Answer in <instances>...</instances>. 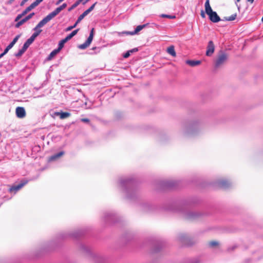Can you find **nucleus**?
Here are the masks:
<instances>
[{"mask_svg": "<svg viewBox=\"0 0 263 263\" xmlns=\"http://www.w3.org/2000/svg\"><path fill=\"white\" fill-rule=\"evenodd\" d=\"M62 10L59 7L57 8L53 11L48 14L45 18L41 21L35 27V29L37 28L42 27L49 21H50L52 18L58 14Z\"/></svg>", "mask_w": 263, "mask_h": 263, "instance_id": "nucleus-1", "label": "nucleus"}, {"mask_svg": "<svg viewBox=\"0 0 263 263\" xmlns=\"http://www.w3.org/2000/svg\"><path fill=\"white\" fill-rule=\"evenodd\" d=\"M93 32H94V28H92L91 30L89 35L88 39H87V40L85 41V42L82 44L79 45L78 47L79 49H85L90 45V44H91V43L93 40V35H94Z\"/></svg>", "mask_w": 263, "mask_h": 263, "instance_id": "nucleus-2", "label": "nucleus"}, {"mask_svg": "<svg viewBox=\"0 0 263 263\" xmlns=\"http://www.w3.org/2000/svg\"><path fill=\"white\" fill-rule=\"evenodd\" d=\"M93 32H94V28H92L91 30L89 35L88 39H87V40L85 41V42L82 44L79 45L78 47L79 49H85L90 45V44H91V43L93 40V35H94Z\"/></svg>", "mask_w": 263, "mask_h": 263, "instance_id": "nucleus-3", "label": "nucleus"}, {"mask_svg": "<svg viewBox=\"0 0 263 263\" xmlns=\"http://www.w3.org/2000/svg\"><path fill=\"white\" fill-rule=\"evenodd\" d=\"M28 183V180H24L21 181V183L17 185H13L11 186L9 191L10 193H16L18 191L22 189L25 185Z\"/></svg>", "mask_w": 263, "mask_h": 263, "instance_id": "nucleus-4", "label": "nucleus"}, {"mask_svg": "<svg viewBox=\"0 0 263 263\" xmlns=\"http://www.w3.org/2000/svg\"><path fill=\"white\" fill-rule=\"evenodd\" d=\"M227 58L228 56L224 53L219 54L215 62V67H219L227 61Z\"/></svg>", "mask_w": 263, "mask_h": 263, "instance_id": "nucleus-5", "label": "nucleus"}, {"mask_svg": "<svg viewBox=\"0 0 263 263\" xmlns=\"http://www.w3.org/2000/svg\"><path fill=\"white\" fill-rule=\"evenodd\" d=\"M215 51V46L213 41H210L208 43L206 48V55L208 57L211 56Z\"/></svg>", "mask_w": 263, "mask_h": 263, "instance_id": "nucleus-6", "label": "nucleus"}, {"mask_svg": "<svg viewBox=\"0 0 263 263\" xmlns=\"http://www.w3.org/2000/svg\"><path fill=\"white\" fill-rule=\"evenodd\" d=\"M43 1V0H36L23 11V14H24V15H25L28 12H29L32 9H34L37 6H38L39 4L41 3Z\"/></svg>", "mask_w": 263, "mask_h": 263, "instance_id": "nucleus-7", "label": "nucleus"}, {"mask_svg": "<svg viewBox=\"0 0 263 263\" xmlns=\"http://www.w3.org/2000/svg\"><path fill=\"white\" fill-rule=\"evenodd\" d=\"M15 112L16 116L19 118H23L26 116V111L23 107H16Z\"/></svg>", "mask_w": 263, "mask_h": 263, "instance_id": "nucleus-8", "label": "nucleus"}, {"mask_svg": "<svg viewBox=\"0 0 263 263\" xmlns=\"http://www.w3.org/2000/svg\"><path fill=\"white\" fill-rule=\"evenodd\" d=\"M34 15V13L32 12L30 13L28 15L26 16L25 18L21 20L20 21L18 22L15 24V27L16 28H19L21 25H22L23 24H24L25 22L28 21L29 20H30L32 17Z\"/></svg>", "mask_w": 263, "mask_h": 263, "instance_id": "nucleus-9", "label": "nucleus"}, {"mask_svg": "<svg viewBox=\"0 0 263 263\" xmlns=\"http://www.w3.org/2000/svg\"><path fill=\"white\" fill-rule=\"evenodd\" d=\"M209 18L211 21L213 23H217L220 21V17L218 15L217 13L215 11L213 12L209 15Z\"/></svg>", "mask_w": 263, "mask_h": 263, "instance_id": "nucleus-10", "label": "nucleus"}, {"mask_svg": "<svg viewBox=\"0 0 263 263\" xmlns=\"http://www.w3.org/2000/svg\"><path fill=\"white\" fill-rule=\"evenodd\" d=\"M204 6L205 12L208 15L214 12L210 6V0H206Z\"/></svg>", "mask_w": 263, "mask_h": 263, "instance_id": "nucleus-11", "label": "nucleus"}, {"mask_svg": "<svg viewBox=\"0 0 263 263\" xmlns=\"http://www.w3.org/2000/svg\"><path fill=\"white\" fill-rule=\"evenodd\" d=\"M64 152H60L48 158V161L49 162L55 161V160H57L58 159H59V158H60L61 157H62L64 155Z\"/></svg>", "mask_w": 263, "mask_h": 263, "instance_id": "nucleus-12", "label": "nucleus"}, {"mask_svg": "<svg viewBox=\"0 0 263 263\" xmlns=\"http://www.w3.org/2000/svg\"><path fill=\"white\" fill-rule=\"evenodd\" d=\"M201 62L199 60H187L186 63L192 67H194L201 64Z\"/></svg>", "mask_w": 263, "mask_h": 263, "instance_id": "nucleus-13", "label": "nucleus"}, {"mask_svg": "<svg viewBox=\"0 0 263 263\" xmlns=\"http://www.w3.org/2000/svg\"><path fill=\"white\" fill-rule=\"evenodd\" d=\"M167 52L173 57H176V53L174 46H171L168 47L167 49Z\"/></svg>", "mask_w": 263, "mask_h": 263, "instance_id": "nucleus-14", "label": "nucleus"}, {"mask_svg": "<svg viewBox=\"0 0 263 263\" xmlns=\"http://www.w3.org/2000/svg\"><path fill=\"white\" fill-rule=\"evenodd\" d=\"M57 114L60 116L61 119H64L70 116V114L67 112H57Z\"/></svg>", "mask_w": 263, "mask_h": 263, "instance_id": "nucleus-15", "label": "nucleus"}, {"mask_svg": "<svg viewBox=\"0 0 263 263\" xmlns=\"http://www.w3.org/2000/svg\"><path fill=\"white\" fill-rule=\"evenodd\" d=\"M60 50L58 48L53 50L49 55L48 57V60H51L58 53L60 52Z\"/></svg>", "mask_w": 263, "mask_h": 263, "instance_id": "nucleus-16", "label": "nucleus"}, {"mask_svg": "<svg viewBox=\"0 0 263 263\" xmlns=\"http://www.w3.org/2000/svg\"><path fill=\"white\" fill-rule=\"evenodd\" d=\"M219 185L221 187L226 188L227 187H228L229 185V183L227 180H222L219 182Z\"/></svg>", "mask_w": 263, "mask_h": 263, "instance_id": "nucleus-17", "label": "nucleus"}, {"mask_svg": "<svg viewBox=\"0 0 263 263\" xmlns=\"http://www.w3.org/2000/svg\"><path fill=\"white\" fill-rule=\"evenodd\" d=\"M147 25V24H144L143 25H139L135 29L134 32L132 33V34H134L137 33L138 32L141 31L142 29L145 28Z\"/></svg>", "mask_w": 263, "mask_h": 263, "instance_id": "nucleus-18", "label": "nucleus"}, {"mask_svg": "<svg viewBox=\"0 0 263 263\" xmlns=\"http://www.w3.org/2000/svg\"><path fill=\"white\" fill-rule=\"evenodd\" d=\"M236 16H237V14L235 13V14H232L230 16L225 17L224 20L227 21H232L236 19Z\"/></svg>", "mask_w": 263, "mask_h": 263, "instance_id": "nucleus-19", "label": "nucleus"}, {"mask_svg": "<svg viewBox=\"0 0 263 263\" xmlns=\"http://www.w3.org/2000/svg\"><path fill=\"white\" fill-rule=\"evenodd\" d=\"M26 49H24L23 47L21 49H20L17 53H16L15 55L16 57H21L25 51Z\"/></svg>", "mask_w": 263, "mask_h": 263, "instance_id": "nucleus-20", "label": "nucleus"}, {"mask_svg": "<svg viewBox=\"0 0 263 263\" xmlns=\"http://www.w3.org/2000/svg\"><path fill=\"white\" fill-rule=\"evenodd\" d=\"M39 28H37L36 29H35V27L34 28V30L35 31V32H34L32 35H34L36 37L40 34V33L42 31V29H40Z\"/></svg>", "mask_w": 263, "mask_h": 263, "instance_id": "nucleus-21", "label": "nucleus"}, {"mask_svg": "<svg viewBox=\"0 0 263 263\" xmlns=\"http://www.w3.org/2000/svg\"><path fill=\"white\" fill-rule=\"evenodd\" d=\"M66 42H66L64 39H63L61 41H60V42H59V44L58 48L61 50L64 47V44Z\"/></svg>", "mask_w": 263, "mask_h": 263, "instance_id": "nucleus-22", "label": "nucleus"}, {"mask_svg": "<svg viewBox=\"0 0 263 263\" xmlns=\"http://www.w3.org/2000/svg\"><path fill=\"white\" fill-rule=\"evenodd\" d=\"M80 4L77 2V1L70 7L68 8V11H71L72 10L76 8Z\"/></svg>", "mask_w": 263, "mask_h": 263, "instance_id": "nucleus-23", "label": "nucleus"}, {"mask_svg": "<svg viewBox=\"0 0 263 263\" xmlns=\"http://www.w3.org/2000/svg\"><path fill=\"white\" fill-rule=\"evenodd\" d=\"M161 17L168 18L170 19H174L176 18L175 15H167V14H161Z\"/></svg>", "mask_w": 263, "mask_h": 263, "instance_id": "nucleus-24", "label": "nucleus"}, {"mask_svg": "<svg viewBox=\"0 0 263 263\" xmlns=\"http://www.w3.org/2000/svg\"><path fill=\"white\" fill-rule=\"evenodd\" d=\"M210 246L215 247L218 246V242L216 241H211L209 242Z\"/></svg>", "mask_w": 263, "mask_h": 263, "instance_id": "nucleus-25", "label": "nucleus"}, {"mask_svg": "<svg viewBox=\"0 0 263 263\" xmlns=\"http://www.w3.org/2000/svg\"><path fill=\"white\" fill-rule=\"evenodd\" d=\"M32 43H31L30 42V41L27 40L26 42L24 43L23 47L26 50H27V49L29 47V46Z\"/></svg>", "mask_w": 263, "mask_h": 263, "instance_id": "nucleus-26", "label": "nucleus"}, {"mask_svg": "<svg viewBox=\"0 0 263 263\" xmlns=\"http://www.w3.org/2000/svg\"><path fill=\"white\" fill-rule=\"evenodd\" d=\"M25 16L24 14L22 12L21 14H18L15 18V22H19L18 21L23 17Z\"/></svg>", "mask_w": 263, "mask_h": 263, "instance_id": "nucleus-27", "label": "nucleus"}, {"mask_svg": "<svg viewBox=\"0 0 263 263\" xmlns=\"http://www.w3.org/2000/svg\"><path fill=\"white\" fill-rule=\"evenodd\" d=\"M25 16L24 14L22 12L21 14H18L15 18V22H19L18 21L23 17Z\"/></svg>", "mask_w": 263, "mask_h": 263, "instance_id": "nucleus-28", "label": "nucleus"}, {"mask_svg": "<svg viewBox=\"0 0 263 263\" xmlns=\"http://www.w3.org/2000/svg\"><path fill=\"white\" fill-rule=\"evenodd\" d=\"M25 16L24 14L22 12L21 14H18L15 18V22H19L18 21L23 17Z\"/></svg>", "mask_w": 263, "mask_h": 263, "instance_id": "nucleus-29", "label": "nucleus"}, {"mask_svg": "<svg viewBox=\"0 0 263 263\" xmlns=\"http://www.w3.org/2000/svg\"><path fill=\"white\" fill-rule=\"evenodd\" d=\"M76 26H77V25L76 24H74L73 26H69L68 27H67L66 29V31H69L70 30H71L72 29L75 28Z\"/></svg>", "mask_w": 263, "mask_h": 263, "instance_id": "nucleus-30", "label": "nucleus"}, {"mask_svg": "<svg viewBox=\"0 0 263 263\" xmlns=\"http://www.w3.org/2000/svg\"><path fill=\"white\" fill-rule=\"evenodd\" d=\"M20 37V35H16L13 40V41L11 42L12 43L15 44L16 42L17 41L18 39Z\"/></svg>", "mask_w": 263, "mask_h": 263, "instance_id": "nucleus-31", "label": "nucleus"}, {"mask_svg": "<svg viewBox=\"0 0 263 263\" xmlns=\"http://www.w3.org/2000/svg\"><path fill=\"white\" fill-rule=\"evenodd\" d=\"M35 38H36V37H35L34 35H32L31 36L29 39H28L27 40L30 41V42L31 43H32Z\"/></svg>", "mask_w": 263, "mask_h": 263, "instance_id": "nucleus-32", "label": "nucleus"}, {"mask_svg": "<svg viewBox=\"0 0 263 263\" xmlns=\"http://www.w3.org/2000/svg\"><path fill=\"white\" fill-rule=\"evenodd\" d=\"M130 53H131L129 52V51H128L125 53L124 54L123 57L124 58H127L130 56Z\"/></svg>", "mask_w": 263, "mask_h": 263, "instance_id": "nucleus-33", "label": "nucleus"}, {"mask_svg": "<svg viewBox=\"0 0 263 263\" xmlns=\"http://www.w3.org/2000/svg\"><path fill=\"white\" fill-rule=\"evenodd\" d=\"M97 4V2H95L92 5H91L88 9L89 10L91 11L94 9L96 5Z\"/></svg>", "mask_w": 263, "mask_h": 263, "instance_id": "nucleus-34", "label": "nucleus"}, {"mask_svg": "<svg viewBox=\"0 0 263 263\" xmlns=\"http://www.w3.org/2000/svg\"><path fill=\"white\" fill-rule=\"evenodd\" d=\"M81 121L83 122L89 123V120L88 118H82Z\"/></svg>", "mask_w": 263, "mask_h": 263, "instance_id": "nucleus-35", "label": "nucleus"}, {"mask_svg": "<svg viewBox=\"0 0 263 263\" xmlns=\"http://www.w3.org/2000/svg\"><path fill=\"white\" fill-rule=\"evenodd\" d=\"M66 7H67V4L66 3H64L61 6H60L59 7L61 8V10H63Z\"/></svg>", "mask_w": 263, "mask_h": 263, "instance_id": "nucleus-36", "label": "nucleus"}, {"mask_svg": "<svg viewBox=\"0 0 263 263\" xmlns=\"http://www.w3.org/2000/svg\"><path fill=\"white\" fill-rule=\"evenodd\" d=\"M79 29H76V30H73V31L71 32L73 36H74L75 35H76V34H77V33H78V32L79 31Z\"/></svg>", "mask_w": 263, "mask_h": 263, "instance_id": "nucleus-37", "label": "nucleus"}, {"mask_svg": "<svg viewBox=\"0 0 263 263\" xmlns=\"http://www.w3.org/2000/svg\"><path fill=\"white\" fill-rule=\"evenodd\" d=\"M14 45V44L13 43H12V42H11L9 45L7 47L8 48H9V49H10L11 48H12V47Z\"/></svg>", "mask_w": 263, "mask_h": 263, "instance_id": "nucleus-38", "label": "nucleus"}, {"mask_svg": "<svg viewBox=\"0 0 263 263\" xmlns=\"http://www.w3.org/2000/svg\"><path fill=\"white\" fill-rule=\"evenodd\" d=\"M200 15H201V16L202 18H205V13H204L203 10H201V11Z\"/></svg>", "mask_w": 263, "mask_h": 263, "instance_id": "nucleus-39", "label": "nucleus"}, {"mask_svg": "<svg viewBox=\"0 0 263 263\" xmlns=\"http://www.w3.org/2000/svg\"><path fill=\"white\" fill-rule=\"evenodd\" d=\"M10 49L6 47L5 49L4 50V51L3 52L4 55H5L9 50Z\"/></svg>", "mask_w": 263, "mask_h": 263, "instance_id": "nucleus-40", "label": "nucleus"}, {"mask_svg": "<svg viewBox=\"0 0 263 263\" xmlns=\"http://www.w3.org/2000/svg\"><path fill=\"white\" fill-rule=\"evenodd\" d=\"M129 52L130 53H133V52H137L138 51V49L137 48H134V49H133L132 50H129Z\"/></svg>", "mask_w": 263, "mask_h": 263, "instance_id": "nucleus-41", "label": "nucleus"}, {"mask_svg": "<svg viewBox=\"0 0 263 263\" xmlns=\"http://www.w3.org/2000/svg\"><path fill=\"white\" fill-rule=\"evenodd\" d=\"M71 38L69 37V35H68L64 39L65 40L66 42H67L68 41L70 40Z\"/></svg>", "mask_w": 263, "mask_h": 263, "instance_id": "nucleus-42", "label": "nucleus"}, {"mask_svg": "<svg viewBox=\"0 0 263 263\" xmlns=\"http://www.w3.org/2000/svg\"><path fill=\"white\" fill-rule=\"evenodd\" d=\"M27 1L28 0H23L21 3L20 5L21 6H23Z\"/></svg>", "mask_w": 263, "mask_h": 263, "instance_id": "nucleus-43", "label": "nucleus"}, {"mask_svg": "<svg viewBox=\"0 0 263 263\" xmlns=\"http://www.w3.org/2000/svg\"><path fill=\"white\" fill-rule=\"evenodd\" d=\"M82 20L80 19V18L78 17L77 22L75 23V24L77 25L79 23H80Z\"/></svg>", "mask_w": 263, "mask_h": 263, "instance_id": "nucleus-44", "label": "nucleus"}, {"mask_svg": "<svg viewBox=\"0 0 263 263\" xmlns=\"http://www.w3.org/2000/svg\"><path fill=\"white\" fill-rule=\"evenodd\" d=\"M64 1V0H59V1L57 2L56 4H57V5H59V4H60L61 3H62V2L63 1Z\"/></svg>", "mask_w": 263, "mask_h": 263, "instance_id": "nucleus-45", "label": "nucleus"}, {"mask_svg": "<svg viewBox=\"0 0 263 263\" xmlns=\"http://www.w3.org/2000/svg\"><path fill=\"white\" fill-rule=\"evenodd\" d=\"M79 18H80V19H81V20H82L84 18V16H83V15H82V14H81V15L79 16Z\"/></svg>", "mask_w": 263, "mask_h": 263, "instance_id": "nucleus-46", "label": "nucleus"}, {"mask_svg": "<svg viewBox=\"0 0 263 263\" xmlns=\"http://www.w3.org/2000/svg\"><path fill=\"white\" fill-rule=\"evenodd\" d=\"M85 1L84 0H78L77 2L80 4L81 3H83Z\"/></svg>", "mask_w": 263, "mask_h": 263, "instance_id": "nucleus-47", "label": "nucleus"}, {"mask_svg": "<svg viewBox=\"0 0 263 263\" xmlns=\"http://www.w3.org/2000/svg\"><path fill=\"white\" fill-rule=\"evenodd\" d=\"M85 12H86V13L87 14H88L89 13H90L91 11L89 10V9H87L85 11Z\"/></svg>", "mask_w": 263, "mask_h": 263, "instance_id": "nucleus-48", "label": "nucleus"}, {"mask_svg": "<svg viewBox=\"0 0 263 263\" xmlns=\"http://www.w3.org/2000/svg\"><path fill=\"white\" fill-rule=\"evenodd\" d=\"M85 12H86V13L87 14H88L89 13H90L91 11L89 10V9H87L85 11Z\"/></svg>", "mask_w": 263, "mask_h": 263, "instance_id": "nucleus-49", "label": "nucleus"}, {"mask_svg": "<svg viewBox=\"0 0 263 263\" xmlns=\"http://www.w3.org/2000/svg\"><path fill=\"white\" fill-rule=\"evenodd\" d=\"M90 0H85L83 3V5H85V4H86L88 2H89Z\"/></svg>", "mask_w": 263, "mask_h": 263, "instance_id": "nucleus-50", "label": "nucleus"}, {"mask_svg": "<svg viewBox=\"0 0 263 263\" xmlns=\"http://www.w3.org/2000/svg\"><path fill=\"white\" fill-rule=\"evenodd\" d=\"M82 15H83V16H86L88 14L86 13V12L84 11L82 14Z\"/></svg>", "mask_w": 263, "mask_h": 263, "instance_id": "nucleus-51", "label": "nucleus"}, {"mask_svg": "<svg viewBox=\"0 0 263 263\" xmlns=\"http://www.w3.org/2000/svg\"><path fill=\"white\" fill-rule=\"evenodd\" d=\"M82 15H83V16H86L88 14L86 13V12L84 11L82 14Z\"/></svg>", "mask_w": 263, "mask_h": 263, "instance_id": "nucleus-52", "label": "nucleus"}, {"mask_svg": "<svg viewBox=\"0 0 263 263\" xmlns=\"http://www.w3.org/2000/svg\"><path fill=\"white\" fill-rule=\"evenodd\" d=\"M248 1L250 3L252 4L254 2V0H248Z\"/></svg>", "mask_w": 263, "mask_h": 263, "instance_id": "nucleus-53", "label": "nucleus"}, {"mask_svg": "<svg viewBox=\"0 0 263 263\" xmlns=\"http://www.w3.org/2000/svg\"><path fill=\"white\" fill-rule=\"evenodd\" d=\"M69 37H70V38H72V37H73V36H74L72 34V33H70V34H69Z\"/></svg>", "mask_w": 263, "mask_h": 263, "instance_id": "nucleus-54", "label": "nucleus"}, {"mask_svg": "<svg viewBox=\"0 0 263 263\" xmlns=\"http://www.w3.org/2000/svg\"><path fill=\"white\" fill-rule=\"evenodd\" d=\"M4 55H5L3 53H2L1 54H0V59L2 58Z\"/></svg>", "mask_w": 263, "mask_h": 263, "instance_id": "nucleus-55", "label": "nucleus"}, {"mask_svg": "<svg viewBox=\"0 0 263 263\" xmlns=\"http://www.w3.org/2000/svg\"><path fill=\"white\" fill-rule=\"evenodd\" d=\"M14 0H10L9 2V4H11L12 2H13Z\"/></svg>", "mask_w": 263, "mask_h": 263, "instance_id": "nucleus-56", "label": "nucleus"}, {"mask_svg": "<svg viewBox=\"0 0 263 263\" xmlns=\"http://www.w3.org/2000/svg\"><path fill=\"white\" fill-rule=\"evenodd\" d=\"M261 21H262V22H263V16H262V18H261Z\"/></svg>", "mask_w": 263, "mask_h": 263, "instance_id": "nucleus-57", "label": "nucleus"}, {"mask_svg": "<svg viewBox=\"0 0 263 263\" xmlns=\"http://www.w3.org/2000/svg\"><path fill=\"white\" fill-rule=\"evenodd\" d=\"M240 1V0H237V1L238 2H239Z\"/></svg>", "mask_w": 263, "mask_h": 263, "instance_id": "nucleus-58", "label": "nucleus"}]
</instances>
